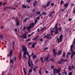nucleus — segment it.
I'll return each mask as SVG.
<instances>
[{
    "label": "nucleus",
    "instance_id": "nucleus-1",
    "mask_svg": "<svg viewBox=\"0 0 75 75\" xmlns=\"http://www.w3.org/2000/svg\"><path fill=\"white\" fill-rule=\"evenodd\" d=\"M23 48L22 49V50L24 52V53L23 54V57L24 58H25V60H27V57L25 56L26 55V54L28 55L29 57V60L28 61V65L29 67H31V64H30V61H31V58H30V54H29V53L28 52H27V49L26 47H25V46H23Z\"/></svg>",
    "mask_w": 75,
    "mask_h": 75
},
{
    "label": "nucleus",
    "instance_id": "nucleus-2",
    "mask_svg": "<svg viewBox=\"0 0 75 75\" xmlns=\"http://www.w3.org/2000/svg\"><path fill=\"white\" fill-rule=\"evenodd\" d=\"M34 27V23H32L29 26L26 28V29L27 30H29L30 29H31V28H32L33 27Z\"/></svg>",
    "mask_w": 75,
    "mask_h": 75
},
{
    "label": "nucleus",
    "instance_id": "nucleus-3",
    "mask_svg": "<svg viewBox=\"0 0 75 75\" xmlns=\"http://www.w3.org/2000/svg\"><path fill=\"white\" fill-rule=\"evenodd\" d=\"M54 70V74H56V73H59L61 72V71L60 70V69H57V68L55 69H53Z\"/></svg>",
    "mask_w": 75,
    "mask_h": 75
},
{
    "label": "nucleus",
    "instance_id": "nucleus-4",
    "mask_svg": "<svg viewBox=\"0 0 75 75\" xmlns=\"http://www.w3.org/2000/svg\"><path fill=\"white\" fill-rule=\"evenodd\" d=\"M45 37L46 38H47L48 39H51V35L47 34V35H45Z\"/></svg>",
    "mask_w": 75,
    "mask_h": 75
},
{
    "label": "nucleus",
    "instance_id": "nucleus-5",
    "mask_svg": "<svg viewBox=\"0 0 75 75\" xmlns=\"http://www.w3.org/2000/svg\"><path fill=\"white\" fill-rule=\"evenodd\" d=\"M71 58L72 59V58L73 57H74V55H75V51H72V52L71 51Z\"/></svg>",
    "mask_w": 75,
    "mask_h": 75
},
{
    "label": "nucleus",
    "instance_id": "nucleus-6",
    "mask_svg": "<svg viewBox=\"0 0 75 75\" xmlns=\"http://www.w3.org/2000/svg\"><path fill=\"white\" fill-rule=\"evenodd\" d=\"M48 58H49V56H47L46 57H45L44 58V61H47L48 59Z\"/></svg>",
    "mask_w": 75,
    "mask_h": 75
},
{
    "label": "nucleus",
    "instance_id": "nucleus-7",
    "mask_svg": "<svg viewBox=\"0 0 75 75\" xmlns=\"http://www.w3.org/2000/svg\"><path fill=\"white\" fill-rule=\"evenodd\" d=\"M63 59H61V61H59L58 62V63L59 64H63Z\"/></svg>",
    "mask_w": 75,
    "mask_h": 75
},
{
    "label": "nucleus",
    "instance_id": "nucleus-8",
    "mask_svg": "<svg viewBox=\"0 0 75 75\" xmlns=\"http://www.w3.org/2000/svg\"><path fill=\"white\" fill-rule=\"evenodd\" d=\"M74 48V45L72 44L70 46V50L71 51H73L74 50H73V48Z\"/></svg>",
    "mask_w": 75,
    "mask_h": 75
},
{
    "label": "nucleus",
    "instance_id": "nucleus-9",
    "mask_svg": "<svg viewBox=\"0 0 75 75\" xmlns=\"http://www.w3.org/2000/svg\"><path fill=\"white\" fill-rule=\"evenodd\" d=\"M62 51L61 50H59L58 52L57 55H61V54H62Z\"/></svg>",
    "mask_w": 75,
    "mask_h": 75
},
{
    "label": "nucleus",
    "instance_id": "nucleus-10",
    "mask_svg": "<svg viewBox=\"0 0 75 75\" xmlns=\"http://www.w3.org/2000/svg\"><path fill=\"white\" fill-rule=\"evenodd\" d=\"M22 37H23V39H24L25 38H27V34H26V33L25 34H24L22 35Z\"/></svg>",
    "mask_w": 75,
    "mask_h": 75
},
{
    "label": "nucleus",
    "instance_id": "nucleus-11",
    "mask_svg": "<svg viewBox=\"0 0 75 75\" xmlns=\"http://www.w3.org/2000/svg\"><path fill=\"white\" fill-rule=\"evenodd\" d=\"M51 3V1H49L47 2V3L46 5V6L47 7H48L50 5V3Z\"/></svg>",
    "mask_w": 75,
    "mask_h": 75
},
{
    "label": "nucleus",
    "instance_id": "nucleus-12",
    "mask_svg": "<svg viewBox=\"0 0 75 75\" xmlns=\"http://www.w3.org/2000/svg\"><path fill=\"white\" fill-rule=\"evenodd\" d=\"M55 33L56 34H57L59 32L58 30V29H55Z\"/></svg>",
    "mask_w": 75,
    "mask_h": 75
},
{
    "label": "nucleus",
    "instance_id": "nucleus-13",
    "mask_svg": "<svg viewBox=\"0 0 75 75\" xmlns=\"http://www.w3.org/2000/svg\"><path fill=\"white\" fill-rule=\"evenodd\" d=\"M36 44H37V43L36 42L33 43L32 46V48H34V47H35V45H36Z\"/></svg>",
    "mask_w": 75,
    "mask_h": 75
},
{
    "label": "nucleus",
    "instance_id": "nucleus-14",
    "mask_svg": "<svg viewBox=\"0 0 75 75\" xmlns=\"http://www.w3.org/2000/svg\"><path fill=\"white\" fill-rule=\"evenodd\" d=\"M57 41H58V43H59V42H62V40H61L60 38L59 39L58 38H57Z\"/></svg>",
    "mask_w": 75,
    "mask_h": 75
},
{
    "label": "nucleus",
    "instance_id": "nucleus-15",
    "mask_svg": "<svg viewBox=\"0 0 75 75\" xmlns=\"http://www.w3.org/2000/svg\"><path fill=\"white\" fill-rule=\"evenodd\" d=\"M10 63H11V64H13V63H14L13 60V59H11V58H10Z\"/></svg>",
    "mask_w": 75,
    "mask_h": 75
},
{
    "label": "nucleus",
    "instance_id": "nucleus-16",
    "mask_svg": "<svg viewBox=\"0 0 75 75\" xmlns=\"http://www.w3.org/2000/svg\"><path fill=\"white\" fill-rule=\"evenodd\" d=\"M64 7L67 8L68 7V3H67L66 4H64Z\"/></svg>",
    "mask_w": 75,
    "mask_h": 75
},
{
    "label": "nucleus",
    "instance_id": "nucleus-17",
    "mask_svg": "<svg viewBox=\"0 0 75 75\" xmlns=\"http://www.w3.org/2000/svg\"><path fill=\"white\" fill-rule=\"evenodd\" d=\"M21 57V51L19 53V59H20Z\"/></svg>",
    "mask_w": 75,
    "mask_h": 75
},
{
    "label": "nucleus",
    "instance_id": "nucleus-18",
    "mask_svg": "<svg viewBox=\"0 0 75 75\" xmlns=\"http://www.w3.org/2000/svg\"><path fill=\"white\" fill-rule=\"evenodd\" d=\"M58 30L59 32V31H61V30H62V28L61 27H60L58 28Z\"/></svg>",
    "mask_w": 75,
    "mask_h": 75
},
{
    "label": "nucleus",
    "instance_id": "nucleus-19",
    "mask_svg": "<svg viewBox=\"0 0 75 75\" xmlns=\"http://www.w3.org/2000/svg\"><path fill=\"white\" fill-rule=\"evenodd\" d=\"M22 7L23 8H25L26 7H27V6L26 5H25L24 4H22Z\"/></svg>",
    "mask_w": 75,
    "mask_h": 75
},
{
    "label": "nucleus",
    "instance_id": "nucleus-20",
    "mask_svg": "<svg viewBox=\"0 0 75 75\" xmlns=\"http://www.w3.org/2000/svg\"><path fill=\"white\" fill-rule=\"evenodd\" d=\"M31 68H33V61L31 60Z\"/></svg>",
    "mask_w": 75,
    "mask_h": 75
},
{
    "label": "nucleus",
    "instance_id": "nucleus-21",
    "mask_svg": "<svg viewBox=\"0 0 75 75\" xmlns=\"http://www.w3.org/2000/svg\"><path fill=\"white\" fill-rule=\"evenodd\" d=\"M62 37H63V35H61L59 37V38L61 40H62Z\"/></svg>",
    "mask_w": 75,
    "mask_h": 75
},
{
    "label": "nucleus",
    "instance_id": "nucleus-22",
    "mask_svg": "<svg viewBox=\"0 0 75 75\" xmlns=\"http://www.w3.org/2000/svg\"><path fill=\"white\" fill-rule=\"evenodd\" d=\"M9 55L10 57H11L12 55V50H11L9 52Z\"/></svg>",
    "mask_w": 75,
    "mask_h": 75
},
{
    "label": "nucleus",
    "instance_id": "nucleus-23",
    "mask_svg": "<svg viewBox=\"0 0 75 75\" xmlns=\"http://www.w3.org/2000/svg\"><path fill=\"white\" fill-rule=\"evenodd\" d=\"M55 29V28H54L53 29H52V30L50 32L51 33H54V32H55V30H54Z\"/></svg>",
    "mask_w": 75,
    "mask_h": 75
},
{
    "label": "nucleus",
    "instance_id": "nucleus-24",
    "mask_svg": "<svg viewBox=\"0 0 75 75\" xmlns=\"http://www.w3.org/2000/svg\"><path fill=\"white\" fill-rule=\"evenodd\" d=\"M58 25V23H57L55 25V30H56V29H58V28L57 27V25Z\"/></svg>",
    "mask_w": 75,
    "mask_h": 75
},
{
    "label": "nucleus",
    "instance_id": "nucleus-25",
    "mask_svg": "<svg viewBox=\"0 0 75 75\" xmlns=\"http://www.w3.org/2000/svg\"><path fill=\"white\" fill-rule=\"evenodd\" d=\"M62 57H65V52H64L62 55Z\"/></svg>",
    "mask_w": 75,
    "mask_h": 75
},
{
    "label": "nucleus",
    "instance_id": "nucleus-26",
    "mask_svg": "<svg viewBox=\"0 0 75 75\" xmlns=\"http://www.w3.org/2000/svg\"><path fill=\"white\" fill-rule=\"evenodd\" d=\"M64 3V2L63 0H61L60 2V4L61 5H62L63 4V3Z\"/></svg>",
    "mask_w": 75,
    "mask_h": 75
},
{
    "label": "nucleus",
    "instance_id": "nucleus-27",
    "mask_svg": "<svg viewBox=\"0 0 75 75\" xmlns=\"http://www.w3.org/2000/svg\"><path fill=\"white\" fill-rule=\"evenodd\" d=\"M55 13V11H54L53 12H51L50 13L51 16H52V14H54Z\"/></svg>",
    "mask_w": 75,
    "mask_h": 75
},
{
    "label": "nucleus",
    "instance_id": "nucleus-28",
    "mask_svg": "<svg viewBox=\"0 0 75 75\" xmlns=\"http://www.w3.org/2000/svg\"><path fill=\"white\" fill-rule=\"evenodd\" d=\"M34 21H35L34 24H37V21H38L37 20L35 19Z\"/></svg>",
    "mask_w": 75,
    "mask_h": 75
},
{
    "label": "nucleus",
    "instance_id": "nucleus-29",
    "mask_svg": "<svg viewBox=\"0 0 75 75\" xmlns=\"http://www.w3.org/2000/svg\"><path fill=\"white\" fill-rule=\"evenodd\" d=\"M33 59H35V58H37V55H34V56H33Z\"/></svg>",
    "mask_w": 75,
    "mask_h": 75
},
{
    "label": "nucleus",
    "instance_id": "nucleus-30",
    "mask_svg": "<svg viewBox=\"0 0 75 75\" xmlns=\"http://www.w3.org/2000/svg\"><path fill=\"white\" fill-rule=\"evenodd\" d=\"M74 4H72V3H71L70 4L71 6L72 7H73V6H74Z\"/></svg>",
    "mask_w": 75,
    "mask_h": 75
},
{
    "label": "nucleus",
    "instance_id": "nucleus-31",
    "mask_svg": "<svg viewBox=\"0 0 75 75\" xmlns=\"http://www.w3.org/2000/svg\"><path fill=\"white\" fill-rule=\"evenodd\" d=\"M53 54H54V56H55V57L56 56V54H57V52H54Z\"/></svg>",
    "mask_w": 75,
    "mask_h": 75
},
{
    "label": "nucleus",
    "instance_id": "nucleus-32",
    "mask_svg": "<svg viewBox=\"0 0 75 75\" xmlns=\"http://www.w3.org/2000/svg\"><path fill=\"white\" fill-rule=\"evenodd\" d=\"M27 20H28V18H27L25 19L23 21V22H24V23H25V22H26V21H27Z\"/></svg>",
    "mask_w": 75,
    "mask_h": 75
},
{
    "label": "nucleus",
    "instance_id": "nucleus-33",
    "mask_svg": "<svg viewBox=\"0 0 75 75\" xmlns=\"http://www.w3.org/2000/svg\"><path fill=\"white\" fill-rule=\"evenodd\" d=\"M32 71H33L32 69H30L29 70V73H31V72H32Z\"/></svg>",
    "mask_w": 75,
    "mask_h": 75
},
{
    "label": "nucleus",
    "instance_id": "nucleus-34",
    "mask_svg": "<svg viewBox=\"0 0 75 75\" xmlns=\"http://www.w3.org/2000/svg\"><path fill=\"white\" fill-rule=\"evenodd\" d=\"M23 71H24V73H26V71H25V70H26V69H25V68L24 67V68H23Z\"/></svg>",
    "mask_w": 75,
    "mask_h": 75
},
{
    "label": "nucleus",
    "instance_id": "nucleus-35",
    "mask_svg": "<svg viewBox=\"0 0 75 75\" xmlns=\"http://www.w3.org/2000/svg\"><path fill=\"white\" fill-rule=\"evenodd\" d=\"M63 73H64L65 75H67V72L65 71H64V72H63Z\"/></svg>",
    "mask_w": 75,
    "mask_h": 75
},
{
    "label": "nucleus",
    "instance_id": "nucleus-36",
    "mask_svg": "<svg viewBox=\"0 0 75 75\" xmlns=\"http://www.w3.org/2000/svg\"><path fill=\"white\" fill-rule=\"evenodd\" d=\"M33 70L34 71H35V72H36V68L35 67H34L33 69Z\"/></svg>",
    "mask_w": 75,
    "mask_h": 75
},
{
    "label": "nucleus",
    "instance_id": "nucleus-37",
    "mask_svg": "<svg viewBox=\"0 0 75 75\" xmlns=\"http://www.w3.org/2000/svg\"><path fill=\"white\" fill-rule=\"evenodd\" d=\"M15 32H16V35H17V29L15 28Z\"/></svg>",
    "mask_w": 75,
    "mask_h": 75
},
{
    "label": "nucleus",
    "instance_id": "nucleus-38",
    "mask_svg": "<svg viewBox=\"0 0 75 75\" xmlns=\"http://www.w3.org/2000/svg\"><path fill=\"white\" fill-rule=\"evenodd\" d=\"M47 14V13L45 12H43L42 13V14L43 15H45V14Z\"/></svg>",
    "mask_w": 75,
    "mask_h": 75
},
{
    "label": "nucleus",
    "instance_id": "nucleus-39",
    "mask_svg": "<svg viewBox=\"0 0 75 75\" xmlns=\"http://www.w3.org/2000/svg\"><path fill=\"white\" fill-rule=\"evenodd\" d=\"M33 5L34 6H36V1H35V3H33Z\"/></svg>",
    "mask_w": 75,
    "mask_h": 75
},
{
    "label": "nucleus",
    "instance_id": "nucleus-40",
    "mask_svg": "<svg viewBox=\"0 0 75 75\" xmlns=\"http://www.w3.org/2000/svg\"><path fill=\"white\" fill-rule=\"evenodd\" d=\"M40 42H42V41H43V39H42V38H41L40 40Z\"/></svg>",
    "mask_w": 75,
    "mask_h": 75
},
{
    "label": "nucleus",
    "instance_id": "nucleus-41",
    "mask_svg": "<svg viewBox=\"0 0 75 75\" xmlns=\"http://www.w3.org/2000/svg\"><path fill=\"white\" fill-rule=\"evenodd\" d=\"M13 61H16V57H13Z\"/></svg>",
    "mask_w": 75,
    "mask_h": 75
},
{
    "label": "nucleus",
    "instance_id": "nucleus-42",
    "mask_svg": "<svg viewBox=\"0 0 75 75\" xmlns=\"http://www.w3.org/2000/svg\"><path fill=\"white\" fill-rule=\"evenodd\" d=\"M69 70H71V69H72V68H71V67L70 66H69Z\"/></svg>",
    "mask_w": 75,
    "mask_h": 75
},
{
    "label": "nucleus",
    "instance_id": "nucleus-43",
    "mask_svg": "<svg viewBox=\"0 0 75 75\" xmlns=\"http://www.w3.org/2000/svg\"><path fill=\"white\" fill-rule=\"evenodd\" d=\"M27 2L28 3H30V2H31V0H27Z\"/></svg>",
    "mask_w": 75,
    "mask_h": 75
},
{
    "label": "nucleus",
    "instance_id": "nucleus-44",
    "mask_svg": "<svg viewBox=\"0 0 75 75\" xmlns=\"http://www.w3.org/2000/svg\"><path fill=\"white\" fill-rule=\"evenodd\" d=\"M43 8H47V6L46 5L44 6Z\"/></svg>",
    "mask_w": 75,
    "mask_h": 75
},
{
    "label": "nucleus",
    "instance_id": "nucleus-45",
    "mask_svg": "<svg viewBox=\"0 0 75 75\" xmlns=\"http://www.w3.org/2000/svg\"><path fill=\"white\" fill-rule=\"evenodd\" d=\"M51 67H52V68L53 69H54V66L52 65V66H51Z\"/></svg>",
    "mask_w": 75,
    "mask_h": 75
},
{
    "label": "nucleus",
    "instance_id": "nucleus-46",
    "mask_svg": "<svg viewBox=\"0 0 75 75\" xmlns=\"http://www.w3.org/2000/svg\"><path fill=\"white\" fill-rule=\"evenodd\" d=\"M51 6H54V3H52L51 4Z\"/></svg>",
    "mask_w": 75,
    "mask_h": 75
},
{
    "label": "nucleus",
    "instance_id": "nucleus-47",
    "mask_svg": "<svg viewBox=\"0 0 75 75\" xmlns=\"http://www.w3.org/2000/svg\"><path fill=\"white\" fill-rule=\"evenodd\" d=\"M48 48L46 47V48L44 49V50L45 51V50H48Z\"/></svg>",
    "mask_w": 75,
    "mask_h": 75
},
{
    "label": "nucleus",
    "instance_id": "nucleus-48",
    "mask_svg": "<svg viewBox=\"0 0 75 75\" xmlns=\"http://www.w3.org/2000/svg\"><path fill=\"white\" fill-rule=\"evenodd\" d=\"M63 62H66V61H67V59H65V60H64V59H63Z\"/></svg>",
    "mask_w": 75,
    "mask_h": 75
},
{
    "label": "nucleus",
    "instance_id": "nucleus-49",
    "mask_svg": "<svg viewBox=\"0 0 75 75\" xmlns=\"http://www.w3.org/2000/svg\"><path fill=\"white\" fill-rule=\"evenodd\" d=\"M5 4H7V3L5 2L3 4V5H4V6L5 5Z\"/></svg>",
    "mask_w": 75,
    "mask_h": 75
},
{
    "label": "nucleus",
    "instance_id": "nucleus-50",
    "mask_svg": "<svg viewBox=\"0 0 75 75\" xmlns=\"http://www.w3.org/2000/svg\"><path fill=\"white\" fill-rule=\"evenodd\" d=\"M69 75H72V72H70L69 73Z\"/></svg>",
    "mask_w": 75,
    "mask_h": 75
},
{
    "label": "nucleus",
    "instance_id": "nucleus-51",
    "mask_svg": "<svg viewBox=\"0 0 75 75\" xmlns=\"http://www.w3.org/2000/svg\"><path fill=\"white\" fill-rule=\"evenodd\" d=\"M37 14H40V12L38 11V12H37Z\"/></svg>",
    "mask_w": 75,
    "mask_h": 75
},
{
    "label": "nucleus",
    "instance_id": "nucleus-52",
    "mask_svg": "<svg viewBox=\"0 0 75 75\" xmlns=\"http://www.w3.org/2000/svg\"><path fill=\"white\" fill-rule=\"evenodd\" d=\"M16 25H19V23L18 22H16Z\"/></svg>",
    "mask_w": 75,
    "mask_h": 75
},
{
    "label": "nucleus",
    "instance_id": "nucleus-53",
    "mask_svg": "<svg viewBox=\"0 0 75 75\" xmlns=\"http://www.w3.org/2000/svg\"><path fill=\"white\" fill-rule=\"evenodd\" d=\"M73 13H74V14H75V9H74Z\"/></svg>",
    "mask_w": 75,
    "mask_h": 75
},
{
    "label": "nucleus",
    "instance_id": "nucleus-54",
    "mask_svg": "<svg viewBox=\"0 0 75 75\" xmlns=\"http://www.w3.org/2000/svg\"><path fill=\"white\" fill-rule=\"evenodd\" d=\"M37 20H40V17H38L37 18Z\"/></svg>",
    "mask_w": 75,
    "mask_h": 75
},
{
    "label": "nucleus",
    "instance_id": "nucleus-55",
    "mask_svg": "<svg viewBox=\"0 0 75 75\" xmlns=\"http://www.w3.org/2000/svg\"><path fill=\"white\" fill-rule=\"evenodd\" d=\"M30 38L28 39V40H26V41H30Z\"/></svg>",
    "mask_w": 75,
    "mask_h": 75
},
{
    "label": "nucleus",
    "instance_id": "nucleus-56",
    "mask_svg": "<svg viewBox=\"0 0 75 75\" xmlns=\"http://www.w3.org/2000/svg\"><path fill=\"white\" fill-rule=\"evenodd\" d=\"M53 52H55V50L54 49H53Z\"/></svg>",
    "mask_w": 75,
    "mask_h": 75
},
{
    "label": "nucleus",
    "instance_id": "nucleus-57",
    "mask_svg": "<svg viewBox=\"0 0 75 75\" xmlns=\"http://www.w3.org/2000/svg\"><path fill=\"white\" fill-rule=\"evenodd\" d=\"M65 16H66V18H67V17H68V14H67Z\"/></svg>",
    "mask_w": 75,
    "mask_h": 75
},
{
    "label": "nucleus",
    "instance_id": "nucleus-58",
    "mask_svg": "<svg viewBox=\"0 0 75 75\" xmlns=\"http://www.w3.org/2000/svg\"><path fill=\"white\" fill-rule=\"evenodd\" d=\"M37 31L38 32H39L40 31L39 28L37 30Z\"/></svg>",
    "mask_w": 75,
    "mask_h": 75
},
{
    "label": "nucleus",
    "instance_id": "nucleus-59",
    "mask_svg": "<svg viewBox=\"0 0 75 75\" xmlns=\"http://www.w3.org/2000/svg\"><path fill=\"white\" fill-rule=\"evenodd\" d=\"M25 26L23 28V30H25Z\"/></svg>",
    "mask_w": 75,
    "mask_h": 75
},
{
    "label": "nucleus",
    "instance_id": "nucleus-60",
    "mask_svg": "<svg viewBox=\"0 0 75 75\" xmlns=\"http://www.w3.org/2000/svg\"><path fill=\"white\" fill-rule=\"evenodd\" d=\"M39 73L40 74H41V70H39Z\"/></svg>",
    "mask_w": 75,
    "mask_h": 75
},
{
    "label": "nucleus",
    "instance_id": "nucleus-61",
    "mask_svg": "<svg viewBox=\"0 0 75 75\" xmlns=\"http://www.w3.org/2000/svg\"><path fill=\"white\" fill-rule=\"evenodd\" d=\"M32 35V34H31L28 35V37H31V35Z\"/></svg>",
    "mask_w": 75,
    "mask_h": 75
},
{
    "label": "nucleus",
    "instance_id": "nucleus-62",
    "mask_svg": "<svg viewBox=\"0 0 75 75\" xmlns=\"http://www.w3.org/2000/svg\"><path fill=\"white\" fill-rule=\"evenodd\" d=\"M32 43L31 42H29L28 43V45H31V44Z\"/></svg>",
    "mask_w": 75,
    "mask_h": 75
},
{
    "label": "nucleus",
    "instance_id": "nucleus-63",
    "mask_svg": "<svg viewBox=\"0 0 75 75\" xmlns=\"http://www.w3.org/2000/svg\"><path fill=\"white\" fill-rule=\"evenodd\" d=\"M69 21H71L72 20V19L70 18L69 20Z\"/></svg>",
    "mask_w": 75,
    "mask_h": 75
},
{
    "label": "nucleus",
    "instance_id": "nucleus-64",
    "mask_svg": "<svg viewBox=\"0 0 75 75\" xmlns=\"http://www.w3.org/2000/svg\"><path fill=\"white\" fill-rule=\"evenodd\" d=\"M45 72H46V73H48L49 72L48 71H47V70H46Z\"/></svg>",
    "mask_w": 75,
    "mask_h": 75
}]
</instances>
